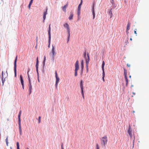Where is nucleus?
<instances>
[{
    "label": "nucleus",
    "mask_w": 149,
    "mask_h": 149,
    "mask_svg": "<svg viewBox=\"0 0 149 149\" xmlns=\"http://www.w3.org/2000/svg\"><path fill=\"white\" fill-rule=\"evenodd\" d=\"M112 1H113V0H112Z\"/></svg>",
    "instance_id": "nucleus-55"
},
{
    "label": "nucleus",
    "mask_w": 149,
    "mask_h": 149,
    "mask_svg": "<svg viewBox=\"0 0 149 149\" xmlns=\"http://www.w3.org/2000/svg\"><path fill=\"white\" fill-rule=\"evenodd\" d=\"M55 77L56 78V84H55V86L56 88L57 87V86L58 85V83L59 82V78L58 77L57 72L56 71L55 72Z\"/></svg>",
    "instance_id": "nucleus-7"
},
{
    "label": "nucleus",
    "mask_w": 149,
    "mask_h": 149,
    "mask_svg": "<svg viewBox=\"0 0 149 149\" xmlns=\"http://www.w3.org/2000/svg\"><path fill=\"white\" fill-rule=\"evenodd\" d=\"M133 94L134 95H135V93H134V92H133Z\"/></svg>",
    "instance_id": "nucleus-47"
},
{
    "label": "nucleus",
    "mask_w": 149,
    "mask_h": 149,
    "mask_svg": "<svg viewBox=\"0 0 149 149\" xmlns=\"http://www.w3.org/2000/svg\"><path fill=\"white\" fill-rule=\"evenodd\" d=\"M96 149H99V146L97 143L96 144Z\"/></svg>",
    "instance_id": "nucleus-33"
},
{
    "label": "nucleus",
    "mask_w": 149,
    "mask_h": 149,
    "mask_svg": "<svg viewBox=\"0 0 149 149\" xmlns=\"http://www.w3.org/2000/svg\"><path fill=\"white\" fill-rule=\"evenodd\" d=\"M73 16V14H72V12L71 13V14H70V15L69 17V19L70 20H71V19H72Z\"/></svg>",
    "instance_id": "nucleus-22"
},
{
    "label": "nucleus",
    "mask_w": 149,
    "mask_h": 149,
    "mask_svg": "<svg viewBox=\"0 0 149 149\" xmlns=\"http://www.w3.org/2000/svg\"><path fill=\"white\" fill-rule=\"evenodd\" d=\"M134 139L133 140V146H134Z\"/></svg>",
    "instance_id": "nucleus-38"
},
{
    "label": "nucleus",
    "mask_w": 149,
    "mask_h": 149,
    "mask_svg": "<svg viewBox=\"0 0 149 149\" xmlns=\"http://www.w3.org/2000/svg\"><path fill=\"white\" fill-rule=\"evenodd\" d=\"M17 56L15 58L14 63V67H17Z\"/></svg>",
    "instance_id": "nucleus-18"
},
{
    "label": "nucleus",
    "mask_w": 149,
    "mask_h": 149,
    "mask_svg": "<svg viewBox=\"0 0 149 149\" xmlns=\"http://www.w3.org/2000/svg\"><path fill=\"white\" fill-rule=\"evenodd\" d=\"M33 1V0H31V1Z\"/></svg>",
    "instance_id": "nucleus-53"
},
{
    "label": "nucleus",
    "mask_w": 149,
    "mask_h": 149,
    "mask_svg": "<svg viewBox=\"0 0 149 149\" xmlns=\"http://www.w3.org/2000/svg\"><path fill=\"white\" fill-rule=\"evenodd\" d=\"M61 149H64V148H63V145L62 144L61 145Z\"/></svg>",
    "instance_id": "nucleus-43"
},
{
    "label": "nucleus",
    "mask_w": 149,
    "mask_h": 149,
    "mask_svg": "<svg viewBox=\"0 0 149 149\" xmlns=\"http://www.w3.org/2000/svg\"><path fill=\"white\" fill-rule=\"evenodd\" d=\"M125 81H126V86H127V84H128V79L127 78V76H125Z\"/></svg>",
    "instance_id": "nucleus-23"
},
{
    "label": "nucleus",
    "mask_w": 149,
    "mask_h": 149,
    "mask_svg": "<svg viewBox=\"0 0 149 149\" xmlns=\"http://www.w3.org/2000/svg\"><path fill=\"white\" fill-rule=\"evenodd\" d=\"M79 69V63L78 61H77L75 64V76H76L77 75V71Z\"/></svg>",
    "instance_id": "nucleus-3"
},
{
    "label": "nucleus",
    "mask_w": 149,
    "mask_h": 149,
    "mask_svg": "<svg viewBox=\"0 0 149 149\" xmlns=\"http://www.w3.org/2000/svg\"><path fill=\"white\" fill-rule=\"evenodd\" d=\"M18 121H19V132L20 134V135L22 134V130H21V121L20 118H18Z\"/></svg>",
    "instance_id": "nucleus-9"
},
{
    "label": "nucleus",
    "mask_w": 149,
    "mask_h": 149,
    "mask_svg": "<svg viewBox=\"0 0 149 149\" xmlns=\"http://www.w3.org/2000/svg\"><path fill=\"white\" fill-rule=\"evenodd\" d=\"M102 142L101 144L105 146V145L107 143V137L106 136H104L101 138Z\"/></svg>",
    "instance_id": "nucleus-2"
},
{
    "label": "nucleus",
    "mask_w": 149,
    "mask_h": 149,
    "mask_svg": "<svg viewBox=\"0 0 149 149\" xmlns=\"http://www.w3.org/2000/svg\"><path fill=\"white\" fill-rule=\"evenodd\" d=\"M68 38H67V42H68L69 41L70 36V32H68Z\"/></svg>",
    "instance_id": "nucleus-32"
},
{
    "label": "nucleus",
    "mask_w": 149,
    "mask_h": 149,
    "mask_svg": "<svg viewBox=\"0 0 149 149\" xmlns=\"http://www.w3.org/2000/svg\"><path fill=\"white\" fill-rule=\"evenodd\" d=\"M27 149H29V148H27Z\"/></svg>",
    "instance_id": "nucleus-54"
},
{
    "label": "nucleus",
    "mask_w": 149,
    "mask_h": 149,
    "mask_svg": "<svg viewBox=\"0 0 149 149\" xmlns=\"http://www.w3.org/2000/svg\"><path fill=\"white\" fill-rule=\"evenodd\" d=\"M40 119H41V117L39 116L38 117V123H40Z\"/></svg>",
    "instance_id": "nucleus-35"
},
{
    "label": "nucleus",
    "mask_w": 149,
    "mask_h": 149,
    "mask_svg": "<svg viewBox=\"0 0 149 149\" xmlns=\"http://www.w3.org/2000/svg\"><path fill=\"white\" fill-rule=\"evenodd\" d=\"M81 94L82 95L83 98V99H84V95L83 91H81Z\"/></svg>",
    "instance_id": "nucleus-34"
},
{
    "label": "nucleus",
    "mask_w": 149,
    "mask_h": 149,
    "mask_svg": "<svg viewBox=\"0 0 149 149\" xmlns=\"http://www.w3.org/2000/svg\"><path fill=\"white\" fill-rule=\"evenodd\" d=\"M130 127V125H129L127 132L129 135L130 136V138H132V130L131 129Z\"/></svg>",
    "instance_id": "nucleus-8"
},
{
    "label": "nucleus",
    "mask_w": 149,
    "mask_h": 149,
    "mask_svg": "<svg viewBox=\"0 0 149 149\" xmlns=\"http://www.w3.org/2000/svg\"><path fill=\"white\" fill-rule=\"evenodd\" d=\"M105 65V63L104 61H103L102 63V75H103V77H102V79L104 81V77H105V72L104 71V67Z\"/></svg>",
    "instance_id": "nucleus-6"
},
{
    "label": "nucleus",
    "mask_w": 149,
    "mask_h": 149,
    "mask_svg": "<svg viewBox=\"0 0 149 149\" xmlns=\"http://www.w3.org/2000/svg\"><path fill=\"white\" fill-rule=\"evenodd\" d=\"M6 142V145L7 146H8V137L7 136L6 139L5 140Z\"/></svg>",
    "instance_id": "nucleus-31"
},
{
    "label": "nucleus",
    "mask_w": 149,
    "mask_h": 149,
    "mask_svg": "<svg viewBox=\"0 0 149 149\" xmlns=\"http://www.w3.org/2000/svg\"><path fill=\"white\" fill-rule=\"evenodd\" d=\"M50 25L51 24H50L49 25V30L48 31V35L51 34V28H50Z\"/></svg>",
    "instance_id": "nucleus-24"
},
{
    "label": "nucleus",
    "mask_w": 149,
    "mask_h": 149,
    "mask_svg": "<svg viewBox=\"0 0 149 149\" xmlns=\"http://www.w3.org/2000/svg\"><path fill=\"white\" fill-rule=\"evenodd\" d=\"M16 67H14V70L15 74V76L16 77Z\"/></svg>",
    "instance_id": "nucleus-26"
},
{
    "label": "nucleus",
    "mask_w": 149,
    "mask_h": 149,
    "mask_svg": "<svg viewBox=\"0 0 149 149\" xmlns=\"http://www.w3.org/2000/svg\"><path fill=\"white\" fill-rule=\"evenodd\" d=\"M92 14L93 15V19H94L95 17V14L94 12V6H93L92 8Z\"/></svg>",
    "instance_id": "nucleus-16"
},
{
    "label": "nucleus",
    "mask_w": 149,
    "mask_h": 149,
    "mask_svg": "<svg viewBox=\"0 0 149 149\" xmlns=\"http://www.w3.org/2000/svg\"><path fill=\"white\" fill-rule=\"evenodd\" d=\"M50 44H49V45H48V47H49Z\"/></svg>",
    "instance_id": "nucleus-50"
},
{
    "label": "nucleus",
    "mask_w": 149,
    "mask_h": 149,
    "mask_svg": "<svg viewBox=\"0 0 149 149\" xmlns=\"http://www.w3.org/2000/svg\"><path fill=\"white\" fill-rule=\"evenodd\" d=\"M47 8L46 9V10L45 12H44V14H43V19H44V20H43V22H44V21L46 18V15L47 14Z\"/></svg>",
    "instance_id": "nucleus-12"
},
{
    "label": "nucleus",
    "mask_w": 149,
    "mask_h": 149,
    "mask_svg": "<svg viewBox=\"0 0 149 149\" xmlns=\"http://www.w3.org/2000/svg\"><path fill=\"white\" fill-rule=\"evenodd\" d=\"M131 76L130 75V76H129V77H130V78H131Z\"/></svg>",
    "instance_id": "nucleus-51"
},
{
    "label": "nucleus",
    "mask_w": 149,
    "mask_h": 149,
    "mask_svg": "<svg viewBox=\"0 0 149 149\" xmlns=\"http://www.w3.org/2000/svg\"><path fill=\"white\" fill-rule=\"evenodd\" d=\"M83 56H84V58H85V59H86V67L87 68L88 67V63L89 61L90 60L89 56L88 54V53L87 54L88 58H86V51L84 52V53L83 54Z\"/></svg>",
    "instance_id": "nucleus-1"
},
{
    "label": "nucleus",
    "mask_w": 149,
    "mask_h": 149,
    "mask_svg": "<svg viewBox=\"0 0 149 149\" xmlns=\"http://www.w3.org/2000/svg\"><path fill=\"white\" fill-rule=\"evenodd\" d=\"M130 40L131 41H132V38H130Z\"/></svg>",
    "instance_id": "nucleus-48"
},
{
    "label": "nucleus",
    "mask_w": 149,
    "mask_h": 149,
    "mask_svg": "<svg viewBox=\"0 0 149 149\" xmlns=\"http://www.w3.org/2000/svg\"><path fill=\"white\" fill-rule=\"evenodd\" d=\"M20 114H19L18 116V118H20Z\"/></svg>",
    "instance_id": "nucleus-42"
},
{
    "label": "nucleus",
    "mask_w": 149,
    "mask_h": 149,
    "mask_svg": "<svg viewBox=\"0 0 149 149\" xmlns=\"http://www.w3.org/2000/svg\"><path fill=\"white\" fill-rule=\"evenodd\" d=\"M29 94H30L31 93V91L32 90V86L31 85V84H29Z\"/></svg>",
    "instance_id": "nucleus-13"
},
{
    "label": "nucleus",
    "mask_w": 149,
    "mask_h": 149,
    "mask_svg": "<svg viewBox=\"0 0 149 149\" xmlns=\"http://www.w3.org/2000/svg\"><path fill=\"white\" fill-rule=\"evenodd\" d=\"M38 82H39V80L38 79Z\"/></svg>",
    "instance_id": "nucleus-52"
},
{
    "label": "nucleus",
    "mask_w": 149,
    "mask_h": 149,
    "mask_svg": "<svg viewBox=\"0 0 149 149\" xmlns=\"http://www.w3.org/2000/svg\"><path fill=\"white\" fill-rule=\"evenodd\" d=\"M64 26L65 28H66L68 32H70V29L68 23H66L64 24Z\"/></svg>",
    "instance_id": "nucleus-11"
},
{
    "label": "nucleus",
    "mask_w": 149,
    "mask_h": 149,
    "mask_svg": "<svg viewBox=\"0 0 149 149\" xmlns=\"http://www.w3.org/2000/svg\"><path fill=\"white\" fill-rule=\"evenodd\" d=\"M80 14V10L78 9L77 14H78V17L79 16Z\"/></svg>",
    "instance_id": "nucleus-29"
},
{
    "label": "nucleus",
    "mask_w": 149,
    "mask_h": 149,
    "mask_svg": "<svg viewBox=\"0 0 149 149\" xmlns=\"http://www.w3.org/2000/svg\"><path fill=\"white\" fill-rule=\"evenodd\" d=\"M2 81L3 83L6 77L8 76V73L7 71L6 70V72H4L2 71Z\"/></svg>",
    "instance_id": "nucleus-4"
},
{
    "label": "nucleus",
    "mask_w": 149,
    "mask_h": 149,
    "mask_svg": "<svg viewBox=\"0 0 149 149\" xmlns=\"http://www.w3.org/2000/svg\"><path fill=\"white\" fill-rule=\"evenodd\" d=\"M28 71H29V70ZM29 71H28L27 72V74H28V80H29V84H30V83H31V80H30V77H29Z\"/></svg>",
    "instance_id": "nucleus-25"
},
{
    "label": "nucleus",
    "mask_w": 149,
    "mask_h": 149,
    "mask_svg": "<svg viewBox=\"0 0 149 149\" xmlns=\"http://www.w3.org/2000/svg\"><path fill=\"white\" fill-rule=\"evenodd\" d=\"M83 81L81 80V81L80 84V87L81 88V91H83Z\"/></svg>",
    "instance_id": "nucleus-14"
},
{
    "label": "nucleus",
    "mask_w": 149,
    "mask_h": 149,
    "mask_svg": "<svg viewBox=\"0 0 149 149\" xmlns=\"http://www.w3.org/2000/svg\"><path fill=\"white\" fill-rule=\"evenodd\" d=\"M84 63H83V61L82 60L81 62V70L82 71L83 68H84Z\"/></svg>",
    "instance_id": "nucleus-20"
},
{
    "label": "nucleus",
    "mask_w": 149,
    "mask_h": 149,
    "mask_svg": "<svg viewBox=\"0 0 149 149\" xmlns=\"http://www.w3.org/2000/svg\"><path fill=\"white\" fill-rule=\"evenodd\" d=\"M68 6V4L67 3L66 5H65L64 6L62 7L63 10L65 12H66V9Z\"/></svg>",
    "instance_id": "nucleus-17"
},
{
    "label": "nucleus",
    "mask_w": 149,
    "mask_h": 149,
    "mask_svg": "<svg viewBox=\"0 0 149 149\" xmlns=\"http://www.w3.org/2000/svg\"><path fill=\"white\" fill-rule=\"evenodd\" d=\"M22 88H23V89H24V84H22Z\"/></svg>",
    "instance_id": "nucleus-41"
},
{
    "label": "nucleus",
    "mask_w": 149,
    "mask_h": 149,
    "mask_svg": "<svg viewBox=\"0 0 149 149\" xmlns=\"http://www.w3.org/2000/svg\"><path fill=\"white\" fill-rule=\"evenodd\" d=\"M45 60H46V57H45V56H44V61H43V62L44 65L45 64Z\"/></svg>",
    "instance_id": "nucleus-36"
},
{
    "label": "nucleus",
    "mask_w": 149,
    "mask_h": 149,
    "mask_svg": "<svg viewBox=\"0 0 149 149\" xmlns=\"http://www.w3.org/2000/svg\"><path fill=\"white\" fill-rule=\"evenodd\" d=\"M52 60L54 62V61L55 58L54 56L56 54V53L55 52V49L53 46H52Z\"/></svg>",
    "instance_id": "nucleus-5"
},
{
    "label": "nucleus",
    "mask_w": 149,
    "mask_h": 149,
    "mask_svg": "<svg viewBox=\"0 0 149 149\" xmlns=\"http://www.w3.org/2000/svg\"><path fill=\"white\" fill-rule=\"evenodd\" d=\"M132 112H133V113H135V111H132Z\"/></svg>",
    "instance_id": "nucleus-49"
},
{
    "label": "nucleus",
    "mask_w": 149,
    "mask_h": 149,
    "mask_svg": "<svg viewBox=\"0 0 149 149\" xmlns=\"http://www.w3.org/2000/svg\"><path fill=\"white\" fill-rule=\"evenodd\" d=\"M130 24L129 23H128L127 24V29H126V31H127V33H128L129 32H128V31L130 29Z\"/></svg>",
    "instance_id": "nucleus-15"
},
{
    "label": "nucleus",
    "mask_w": 149,
    "mask_h": 149,
    "mask_svg": "<svg viewBox=\"0 0 149 149\" xmlns=\"http://www.w3.org/2000/svg\"><path fill=\"white\" fill-rule=\"evenodd\" d=\"M136 29H135V30H134V33H135V34H137V33H136Z\"/></svg>",
    "instance_id": "nucleus-37"
},
{
    "label": "nucleus",
    "mask_w": 149,
    "mask_h": 149,
    "mask_svg": "<svg viewBox=\"0 0 149 149\" xmlns=\"http://www.w3.org/2000/svg\"><path fill=\"white\" fill-rule=\"evenodd\" d=\"M21 111H20L19 112V114H20L21 115Z\"/></svg>",
    "instance_id": "nucleus-46"
},
{
    "label": "nucleus",
    "mask_w": 149,
    "mask_h": 149,
    "mask_svg": "<svg viewBox=\"0 0 149 149\" xmlns=\"http://www.w3.org/2000/svg\"><path fill=\"white\" fill-rule=\"evenodd\" d=\"M130 65H129L128 64H127V66H128V67H130Z\"/></svg>",
    "instance_id": "nucleus-44"
},
{
    "label": "nucleus",
    "mask_w": 149,
    "mask_h": 149,
    "mask_svg": "<svg viewBox=\"0 0 149 149\" xmlns=\"http://www.w3.org/2000/svg\"><path fill=\"white\" fill-rule=\"evenodd\" d=\"M32 2H33V1H30V3H29V4L31 5V4H32Z\"/></svg>",
    "instance_id": "nucleus-39"
},
{
    "label": "nucleus",
    "mask_w": 149,
    "mask_h": 149,
    "mask_svg": "<svg viewBox=\"0 0 149 149\" xmlns=\"http://www.w3.org/2000/svg\"><path fill=\"white\" fill-rule=\"evenodd\" d=\"M124 73L125 75V77L126 76H127V70L125 69H124Z\"/></svg>",
    "instance_id": "nucleus-27"
},
{
    "label": "nucleus",
    "mask_w": 149,
    "mask_h": 149,
    "mask_svg": "<svg viewBox=\"0 0 149 149\" xmlns=\"http://www.w3.org/2000/svg\"><path fill=\"white\" fill-rule=\"evenodd\" d=\"M38 57H37L36 58V71L37 73L38 74Z\"/></svg>",
    "instance_id": "nucleus-10"
},
{
    "label": "nucleus",
    "mask_w": 149,
    "mask_h": 149,
    "mask_svg": "<svg viewBox=\"0 0 149 149\" xmlns=\"http://www.w3.org/2000/svg\"><path fill=\"white\" fill-rule=\"evenodd\" d=\"M110 12H111V14H112L111 11V10H110V11H109V12H110Z\"/></svg>",
    "instance_id": "nucleus-45"
},
{
    "label": "nucleus",
    "mask_w": 149,
    "mask_h": 149,
    "mask_svg": "<svg viewBox=\"0 0 149 149\" xmlns=\"http://www.w3.org/2000/svg\"><path fill=\"white\" fill-rule=\"evenodd\" d=\"M83 2V0H81V2L79 4V5L78 8V9H81V5L82 4Z\"/></svg>",
    "instance_id": "nucleus-19"
},
{
    "label": "nucleus",
    "mask_w": 149,
    "mask_h": 149,
    "mask_svg": "<svg viewBox=\"0 0 149 149\" xmlns=\"http://www.w3.org/2000/svg\"><path fill=\"white\" fill-rule=\"evenodd\" d=\"M49 35V44H50V40H51V34L48 35Z\"/></svg>",
    "instance_id": "nucleus-28"
},
{
    "label": "nucleus",
    "mask_w": 149,
    "mask_h": 149,
    "mask_svg": "<svg viewBox=\"0 0 149 149\" xmlns=\"http://www.w3.org/2000/svg\"><path fill=\"white\" fill-rule=\"evenodd\" d=\"M31 5L29 4L28 7L30 9V7Z\"/></svg>",
    "instance_id": "nucleus-40"
},
{
    "label": "nucleus",
    "mask_w": 149,
    "mask_h": 149,
    "mask_svg": "<svg viewBox=\"0 0 149 149\" xmlns=\"http://www.w3.org/2000/svg\"><path fill=\"white\" fill-rule=\"evenodd\" d=\"M16 145L17 146V149H20L19 148V143L18 142H17Z\"/></svg>",
    "instance_id": "nucleus-30"
},
{
    "label": "nucleus",
    "mask_w": 149,
    "mask_h": 149,
    "mask_svg": "<svg viewBox=\"0 0 149 149\" xmlns=\"http://www.w3.org/2000/svg\"><path fill=\"white\" fill-rule=\"evenodd\" d=\"M20 79L21 84H24V81L23 79L22 76L21 75H20Z\"/></svg>",
    "instance_id": "nucleus-21"
}]
</instances>
